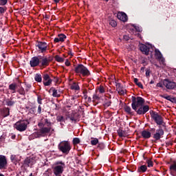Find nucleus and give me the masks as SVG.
Wrapping results in <instances>:
<instances>
[{
    "mask_svg": "<svg viewBox=\"0 0 176 176\" xmlns=\"http://www.w3.org/2000/svg\"><path fill=\"white\" fill-rule=\"evenodd\" d=\"M91 145H97L98 144V139L95 138L92 140H91Z\"/></svg>",
    "mask_w": 176,
    "mask_h": 176,
    "instance_id": "obj_40",
    "label": "nucleus"
},
{
    "mask_svg": "<svg viewBox=\"0 0 176 176\" xmlns=\"http://www.w3.org/2000/svg\"><path fill=\"white\" fill-rule=\"evenodd\" d=\"M140 50L142 52H143L144 54H146V56H148V54H149V47L146 45L140 44Z\"/></svg>",
    "mask_w": 176,
    "mask_h": 176,
    "instance_id": "obj_18",
    "label": "nucleus"
},
{
    "mask_svg": "<svg viewBox=\"0 0 176 176\" xmlns=\"http://www.w3.org/2000/svg\"><path fill=\"white\" fill-rule=\"evenodd\" d=\"M135 31H137V32H141V31H142V28L138 26H134V28H133L131 30V34H134Z\"/></svg>",
    "mask_w": 176,
    "mask_h": 176,
    "instance_id": "obj_29",
    "label": "nucleus"
},
{
    "mask_svg": "<svg viewBox=\"0 0 176 176\" xmlns=\"http://www.w3.org/2000/svg\"><path fill=\"white\" fill-rule=\"evenodd\" d=\"M70 87H71L72 90H79V89H80L79 85L76 82H73L71 85Z\"/></svg>",
    "mask_w": 176,
    "mask_h": 176,
    "instance_id": "obj_28",
    "label": "nucleus"
},
{
    "mask_svg": "<svg viewBox=\"0 0 176 176\" xmlns=\"http://www.w3.org/2000/svg\"><path fill=\"white\" fill-rule=\"evenodd\" d=\"M37 102L38 104H42V98H41V96H38L37 98Z\"/></svg>",
    "mask_w": 176,
    "mask_h": 176,
    "instance_id": "obj_52",
    "label": "nucleus"
},
{
    "mask_svg": "<svg viewBox=\"0 0 176 176\" xmlns=\"http://www.w3.org/2000/svg\"><path fill=\"white\" fill-rule=\"evenodd\" d=\"M157 87H163V84L162 82H158L157 84Z\"/></svg>",
    "mask_w": 176,
    "mask_h": 176,
    "instance_id": "obj_55",
    "label": "nucleus"
},
{
    "mask_svg": "<svg viewBox=\"0 0 176 176\" xmlns=\"http://www.w3.org/2000/svg\"><path fill=\"white\" fill-rule=\"evenodd\" d=\"M53 173L56 176H61L65 168V163L63 161H57L53 165Z\"/></svg>",
    "mask_w": 176,
    "mask_h": 176,
    "instance_id": "obj_2",
    "label": "nucleus"
},
{
    "mask_svg": "<svg viewBox=\"0 0 176 176\" xmlns=\"http://www.w3.org/2000/svg\"><path fill=\"white\" fill-rule=\"evenodd\" d=\"M117 17L118 20L123 21V23H126V21L129 20V18L127 17V14H126V13L124 12H118L117 14Z\"/></svg>",
    "mask_w": 176,
    "mask_h": 176,
    "instance_id": "obj_14",
    "label": "nucleus"
},
{
    "mask_svg": "<svg viewBox=\"0 0 176 176\" xmlns=\"http://www.w3.org/2000/svg\"><path fill=\"white\" fill-rule=\"evenodd\" d=\"M56 61H58V63H64V58H61V56L56 55L55 56Z\"/></svg>",
    "mask_w": 176,
    "mask_h": 176,
    "instance_id": "obj_34",
    "label": "nucleus"
},
{
    "mask_svg": "<svg viewBox=\"0 0 176 176\" xmlns=\"http://www.w3.org/2000/svg\"><path fill=\"white\" fill-rule=\"evenodd\" d=\"M34 79L36 82H42V76H41V74H36L34 77Z\"/></svg>",
    "mask_w": 176,
    "mask_h": 176,
    "instance_id": "obj_33",
    "label": "nucleus"
},
{
    "mask_svg": "<svg viewBox=\"0 0 176 176\" xmlns=\"http://www.w3.org/2000/svg\"><path fill=\"white\" fill-rule=\"evenodd\" d=\"M146 76H149V72H146Z\"/></svg>",
    "mask_w": 176,
    "mask_h": 176,
    "instance_id": "obj_59",
    "label": "nucleus"
},
{
    "mask_svg": "<svg viewBox=\"0 0 176 176\" xmlns=\"http://www.w3.org/2000/svg\"><path fill=\"white\" fill-rule=\"evenodd\" d=\"M29 176H32V173H30V175Z\"/></svg>",
    "mask_w": 176,
    "mask_h": 176,
    "instance_id": "obj_64",
    "label": "nucleus"
},
{
    "mask_svg": "<svg viewBox=\"0 0 176 176\" xmlns=\"http://www.w3.org/2000/svg\"><path fill=\"white\" fill-rule=\"evenodd\" d=\"M163 135H164V130H163L162 128H159L155 131L153 138L155 141H159L160 138H163Z\"/></svg>",
    "mask_w": 176,
    "mask_h": 176,
    "instance_id": "obj_8",
    "label": "nucleus"
},
{
    "mask_svg": "<svg viewBox=\"0 0 176 176\" xmlns=\"http://www.w3.org/2000/svg\"><path fill=\"white\" fill-rule=\"evenodd\" d=\"M8 3V0H0V6H4V5H6Z\"/></svg>",
    "mask_w": 176,
    "mask_h": 176,
    "instance_id": "obj_45",
    "label": "nucleus"
},
{
    "mask_svg": "<svg viewBox=\"0 0 176 176\" xmlns=\"http://www.w3.org/2000/svg\"><path fill=\"white\" fill-rule=\"evenodd\" d=\"M56 3H58L60 2V0H54Z\"/></svg>",
    "mask_w": 176,
    "mask_h": 176,
    "instance_id": "obj_58",
    "label": "nucleus"
},
{
    "mask_svg": "<svg viewBox=\"0 0 176 176\" xmlns=\"http://www.w3.org/2000/svg\"><path fill=\"white\" fill-rule=\"evenodd\" d=\"M65 64V65H67V67H69V65H71V63L69 62V60H68V59H66Z\"/></svg>",
    "mask_w": 176,
    "mask_h": 176,
    "instance_id": "obj_50",
    "label": "nucleus"
},
{
    "mask_svg": "<svg viewBox=\"0 0 176 176\" xmlns=\"http://www.w3.org/2000/svg\"><path fill=\"white\" fill-rule=\"evenodd\" d=\"M6 104L8 106V107H12L13 105H14V102L12 101V100H7L6 101Z\"/></svg>",
    "mask_w": 176,
    "mask_h": 176,
    "instance_id": "obj_42",
    "label": "nucleus"
},
{
    "mask_svg": "<svg viewBox=\"0 0 176 176\" xmlns=\"http://www.w3.org/2000/svg\"><path fill=\"white\" fill-rule=\"evenodd\" d=\"M8 168V160L6 156L0 155V170H6Z\"/></svg>",
    "mask_w": 176,
    "mask_h": 176,
    "instance_id": "obj_10",
    "label": "nucleus"
},
{
    "mask_svg": "<svg viewBox=\"0 0 176 176\" xmlns=\"http://www.w3.org/2000/svg\"><path fill=\"white\" fill-rule=\"evenodd\" d=\"M6 12V7H0V13H5Z\"/></svg>",
    "mask_w": 176,
    "mask_h": 176,
    "instance_id": "obj_47",
    "label": "nucleus"
},
{
    "mask_svg": "<svg viewBox=\"0 0 176 176\" xmlns=\"http://www.w3.org/2000/svg\"><path fill=\"white\" fill-rule=\"evenodd\" d=\"M12 140H14L16 138V135H11Z\"/></svg>",
    "mask_w": 176,
    "mask_h": 176,
    "instance_id": "obj_56",
    "label": "nucleus"
},
{
    "mask_svg": "<svg viewBox=\"0 0 176 176\" xmlns=\"http://www.w3.org/2000/svg\"><path fill=\"white\" fill-rule=\"evenodd\" d=\"M161 97L162 98H165V100H168V101H170V102H175V101H176L175 98H174L171 96H168L167 94L162 95V96H161Z\"/></svg>",
    "mask_w": 176,
    "mask_h": 176,
    "instance_id": "obj_20",
    "label": "nucleus"
},
{
    "mask_svg": "<svg viewBox=\"0 0 176 176\" xmlns=\"http://www.w3.org/2000/svg\"><path fill=\"white\" fill-rule=\"evenodd\" d=\"M50 91H52V97H60V94H58V92L56 91V89H54V87L50 88Z\"/></svg>",
    "mask_w": 176,
    "mask_h": 176,
    "instance_id": "obj_25",
    "label": "nucleus"
},
{
    "mask_svg": "<svg viewBox=\"0 0 176 176\" xmlns=\"http://www.w3.org/2000/svg\"><path fill=\"white\" fill-rule=\"evenodd\" d=\"M100 95H98V94H94L93 96V100L94 101H97V100H99L100 99Z\"/></svg>",
    "mask_w": 176,
    "mask_h": 176,
    "instance_id": "obj_44",
    "label": "nucleus"
},
{
    "mask_svg": "<svg viewBox=\"0 0 176 176\" xmlns=\"http://www.w3.org/2000/svg\"><path fill=\"white\" fill-rule=\"evenodd\" d=\"M74 71L77 75H79V76H89V75H90L89 69L82 64L78 65L75 67Z\"/></svg>",
    "mask_w": 176,
    "mask_h": 176,
    "instance_id": "obj_3",
    "label": "nucleus"
},
{
    "mask_svg": "<svg viewBox=\"0 0 176 176\" xmlns=\"http://www.w3.org/2000/svg\"><path fill=\"white\" fill-rule=\"evenodd\" d=\"M43 79L44 85L50 86V85H52V80L50 79V76H48V74H44Z\"/></svg>",
    "mask_w": 176,
    "mask_h": 176,
    "instance_id": "obj_16",
    "label": "nucleus"
},
{
    "mask_svg": "<svg viewBox=\"0 0 176 176\" xmlns=\"http://www.w3.org/2000/svg\"><path fill=\"white\" fill-rule=\"evenodd\" d=\"M16 87H17L16 84L12 83L9 85V89H10V90L12 91V93H16Z\"/></svg>",
    "mask_w": 176,
    "mask_h": 176,
    "instance_id": "obj_30",
    "label": "nucleus"
},
{
    "mask_svg": "<svg viewBox=\"0 0 176 176\" xmlns=\"http://www.w3.org/2000/svg\"><path fill=\"white\" fill-rule=\"evenodd\" d=\"M170 170L173 175H176V162H174L170 165Z\"/></svg>",
    "mask_w": 176,
    "mask_h": 176,
    "instance_id": "obj_23",
    "label": "nucleus"
},
{
    "mask_svg": "<svg viewBox=\"0 0 176 176\" xmlns=\"http://www.w3.org/2000/svg\"><path fill=\"white\" fill-rule=\"evenodd\" d=\"M155 56L157 60H158V61L160 62V63L162 65H166V60L164 58L162 52H160L159 50L155 49Z\"/></svg>",
    "mask_w": 176,
    "mask_h": 176,
    "instance_id": "obj_9",
    "label": "nucleus"
},
{
    "mask_svg": "<svg viewBox=\"0 0 176 176\" xmlns=\"http://www.w3.org/2000/svg\"><path fill=\"white\" fill-rule=\"evenodd\" d=\"M105 2H108L109 0H104Z\"/></svg>",
    "mask_w": 176,
    "mask_h": 176,
    "instance_id": "obj_62",
    "label": "nucleus"
},
{
    "mask_svg": "<svg viewBox=\"0 0 176 176\" xmlns=\"http://www.w3.org/2000/svg\"><path fill=\"white\" fill-rule=\"evenodd\" d=\"M10 160L12 163H14V164H17L20 160V157H19V155H12L10 156Z\"/></svg>",
    "mask_w": 176,
    "mask_h": 176,
    "instance_id": "obj_21",
    "label": "nucleus"
},
{
    "mask_svg": "<svg viewBox=\"0 0 176 176\" xmlns=\"http://www.w3.org/2000/svg\"><path fill=\"white\" fill-rule=\"evenodd\" d=\"M66 38L67 36H65V34H60L58 35L57 38H54V42L56 43H58V42H64V41H65Z\"/></svg>",
    "mask_w": 176,
    "mask_h": 176,
    "instance_id": "obj_19",
    "label": "nucleus"
},
{
    "mask_svg": "<svg viewBox=\"0 0 176 176\" xmlns=\"http://www.w3.org/2000/svg\"><path fill=\"white\" fill-rule=\"evenodd\" d=\"M41 112H42V107H41V105H39L38 107V113H41Z\"/></svg>",
    "mask_w": 176,
    "mask_h": 176,
    "instance_id": "obj_54",
    "label": "nucleus"
},
{
    "mask_svg": "<svg viewBox=\"0 0 176 176\" xmlns=\"http://www.w3.org/2000/svg\"><path fill=\"white\" fill-rule=\"evenodd\" d=\"M26 88H25V91H28L31 89V85L30 84H25Z\"/></svg>",
    "mask_w": 176,
    "mask_h": 176,
    "instance_id": "obj_49",
    "label": "nucleus"
},
{
    "mask_svg": "<svg viewBox=\"0 0 176 176\" xmlns=\"http://www.w3.org/2000/svg\"><path fill=\"white\" fill-rule=\"evenodd\" d=\"M152 130H153V131H155V128L152 129Z\"/></svg>",
    "mask_w": 176,
    "mask_h": 176,
    "instance_id": "obj_63",
    "label": "nucleus"
},
{
    "mask_svg": "<svg viewBox=\"0 0 176 176\" xmlns=\"http://www.w3.org/2000/svg\"><path fill=\"white\" fill-rule=\"evenodd\" d=\"M124 109H125V112H126L127 113H131V107L125 106Z\"/></svg>",
    "mask_w": 176,
    "mask_h": 176,
    "instance_id": "obj_38",
    "label": "nucleus"
},
{
    "mask_svg": "<svg viewBox=\"0 0 176 176\" xmlns=\"http://www.w3.org/2000/svg\"><path fill=\"white\" fill-rule=\"evenodd\" d=\"M50 60L47 57H40V64L41 67H47Z\"/></svg>",
    "mask_w": 176,
    "mask_h": 176,
    "instance_id": "obj_17",
    "label": "nucleus"
},
{
    "mask_svg": "<svg viewBox=\"0 0 176 176\" xmlns=\"http://www.w3.org/2000/svg\"><path fill=\"white\" fill-rule=\"evenodd\" d=\"M104 107H110L111 106V100H106L104 103Z\"/></svg>",
    "mask_w": 176,
    "mask_h": 176,
    "instance_id": "obj_46",
    "label": "nucleus"
},
{
    "mask_svg": "<svg viewBox=\"0 0 176 176\" xmlns=\"http://www.w3.org/2000/svg\"><path fill=\"white\" fill-rule=\"evenodd\" d=\"M31 159H26L25 160V164H27L28 166V164H30V163H31Z\"/></svg>",
    "mask_w": 176,
    "mask_h": 176,
    "instance_id": "obj_51",
    "label": "nucleus"
},
{
    "mask_svg": "<svg viewBox=\"0 0 176 176\" xmlns=\"http://www.w3.org/2000/svg\"><path fill=\"white\" fill-rule=\"evenodd\" d=\"M123 38L124 41H129V39H130V37L127 35H124Z\"/></svg>",
    "mask_w": 176,
    "mask_h": 176,
    "instance_id": "obj_53",
    "label": "nucleus"
},
{
    "mask_svg": "<svg viewBox=\"0 0 176 176\" xmlns=\"http://www.w3.org/2000/svg\"><path fill=\"white\" fill-rule=\"evenodd\" d=\"M97 91L100 93V94H104V93H105V87H104V86L100 85L98 87Z\"/></svg>",
    "mask_w": 176,
    "mask_h": 176,
    "instance_id": "obj_31",
    "label": "nucleus"
},
{
    "mask_svg": "<svg viewBox=\"0 0 176 176\" xmlns=\"http://www.w3.org/2000/svg\"><path fill=\"white\" fill-rule=\"evenodd\" d=\"M142 137L145 139L151 138V132L148 131H143L142 132Z\"/></svg>",
    "mask_w": 176,
    "mask_h": 176,
    "instance_id": "obj_24",
    "label": "nucleus"
},
{
    "mask_svg": "<svg viewBox=\"0 0 176 176\" xmlns=\"http://www.w3.org/2000/svg\"><path fill=\"white\" fill-rule=\"evenodd\" d=\"M145 102V100H144V98L138 96L137 98L133 96L132 97V104H131V107L132 109L134 111H137V108H139L140 107H142V105H144Z\"/></svg>",
    "mask_w": 176,
    "mask_h": 176,
    "instance_id": "obj_5",
    "label": "nucleus"
},
{
    "mask_svg": "<svg viewBox=\"0 0 176 176\" xmlns=\"http://www.w3.org/2000/svg\"><path fill=\"white\" fill-rule=\"evenodd\" d=\"M2 115L3 118H6L7 116H9L10 115V110L9 108H6L3 110Z\"/></svg>",
    "mask_w": 176,
    "mask_h": 176,
    "instance_id": "obj_27",
    "label": "nucleus"
},
{
    "mask_svg": "<svg viewBox=\"0 0 176 176\" xmlns=\"http://www.w3.org/2000/svg\"><path fill=\"white\" fill-rule=\"evenodd\" d=\"M80 142V140L79 138H74L73 139V144H74V145H76V144H79Z\"/></svg>",
    "mask_w": 176,
    "mask_h": 176,
    "instance_id": "obj_36",
    "label": "nucleus"
},
{
    "mask_svg": "<svg viewBox=\"0 0 176 176\" xmlns=\"http://www.w3.org/2000/svg\"><path fill=\"white\" fill-rule=\"evenodd\" d=\"M19 94L22 95V96H24V94H25V91L24 90V88L23 87H21L19 89Z\"/></svg>",
    "mask_w": 176,
    "mask_h": 176,
    "instance_id": "obj_41",
    "label": "nucleus"
},
{
    "mask_svg": "<svg viewBox=\"0 0 176 176\" xmlns=\"http://www.w3.org/2000/svg\"><path fill=\"white\" fill-rule=\"evenodd\" d=\"M109 24H110V25H111V27H116V25H118V23H116V21H115V20H111L109 21Z\"/></svg>",
    "mask_w": 176,
    "mask_h": 176,
    "instance_id": "obj_37",
    "label": "nucleus"
},
{
    "mask_svg": "<svg viewBox=\"0 0 176 176\" xmlns=\"http://www.w3.org/2000/svg\"><path fill=\"white\" fill-rule=\"evenodd\" d=\"M0 176H4L3 174L2 173H0Z\"/></svg>",
    "mask_w": 176,
    "mask_h": 176,
    "instance_id": "obj_60",
    "label": "nucleus"
},
{
    "mask_svg": "<svg viewBox=\"0 0 176 176\" xmlns=\"http://www.w3.org/2000/svg\"><path fill=\"white\" fill-rule=\"evenodd\" d=\"M118 134L119 137H126V132H124L122 129H119L118 131Z\"/></svg>",
    "mask_w": 176,
    "mask_h": 176,
    "instance_id": "obj_32",
    "label": "nucleus"
},
{
    "mask_svg": "<svg viewBox=\"0 0 176 176\" xmlns=\"http://www.w3.org/2000/svg\"><path fill=\"white\" fill-rule=\"evenodd\" d=\"M39 130L33 134L34 137L36 138H39V137H45L49 134V133H53L54 129L52 127L53 126V122H51L47 118H44L41 120V122L38 124Z\"/></svg>",
    "mask_w": 176,
    "mask_h": 176,
    "instance_id": "obj_1",
    "label": "nucleus"
},
{
    "mask_svg": "<svg viewBox=\"0 0 176 176\" xmlns=\"http://www.w3.org/2000/svg\"><path fill=\"white\" fill-rule=\"evenodd\" d=\"M37 47H38L41 53H45L47 50V43L45 42H40L38 43Z\"/></svg>",
    "mask_w": 176,
    "mask_h": 176,
    "instance_id": "obj_13",
    "label": "nucleus"
},
{
    "mask_svg": "<svg viewBox=\"0 0 176 176\" xmlns=\"http://www.w3.org/2000/svg\"><path fill=\"white\" fill-rule=\"evenodd\" d=\"M153 83H155V81L153 80H152L151 82H150V85H153Z\"/></svg>",
    "mask_w": 176,
    "mask_h": 176,
    "instance_id": "obj_57",
    "label": "nucleus"
},
{
    "mask_svg": "<svg viewBox=\"0 0 176 176\" xmlns=\"http://www.w3.org/2000/svg\"><path fill=\"white\" fill-rule=\"evenodd\" d=\"M151 118L154 120V122H155V123L158 124V126H162V124H163L164 123L163 118H162V116L159 115L156 112H153L151 113Z\"/></svg>",
    "mask_w": 176,
    "mask_h": 176,
    "instance_id": "obj_7",
    "label": "nucleus"
},
{
    "mask_svg": "<svg viewBox=\"0 0 176 176\" xmlns=\"http://www.w3.org/2000/svg\"><path fill=\"white\" fill-rule=\"evenodd\" d=\"M146 163L148 164V167H153V162L151 160H147Z\"/></svg>",
    "mask_w": 176,
    "mask_h": 176,
    "instance_id": "obj_43",
    "label": "nucleus"
},
{
    "mask_svg": "<svg viewBox=\"0 0 176 176\" xmlns=\"http://www.w3.org/2000/svg\"><path fill=\"white\" fill-rule=\"evenodd\" d=\"M57 122H59L60 123V126L63 127L64 126L63 123H65V118L63 116H58L56 117Z\"/></svg>",
    "mask_w": 176,
    "mask_h": 176,
    "instance_id": "obj_22",
    "label": "nucleus"
},
{
    "mask_svg": "<svg viewBox=\"0 0 176 176\" xmlns=\"http://www.w3.org/2000/svg\"><path fill=\"white\" fill-rule=\"evenodd\" d=\"M148 170V168L145 165H142L138 169V173H145Z\"/></svg>",
    "mask_w": 176,
    "mask_h": 176,
    "instance_id": "obj_26",
    "label": "nucleus"
},
{
    "mask_svg": "<svg viewBox=\"0 0 176 176\" xmlns=\"http://www.w3.org/2000/svg\"><path fill=\"white\" fill-rule=\"evenodd\" d=\"M28 124H30V122H28V120H21L16 122L14 124V127L18 131H25L27 130V127L28 126Z\"/></svg>",
    "mask_w": 176,
    "mask_h": 176,
    "instance_id": "obj_4",
    "label": "nucleus"
},
{
    "mask_svg": "<svg viewBox=\"0 0 176 176\" xmlns=\"http://www.w3.org/2000/svg\"><path fill=\"white\" fill-rule=\"evenodd\" d=\"M58 149L60 152L68 155L71 151V144L67 141H63L58 144Z\"/></svg>",
    "mask_w": 176,
    "mask_h": 176,
    "instance_id": "obj_6",
    "label": "nucleus"
},
{
    "mask_svg": "<svg viewBox=\"0 0 176 176\" xmlns=\"http://www.w3.org/2000/svg\"><path fill=\"white\" fill-rule=\"evenodd\" d=\"M137 35H138V36H140V33H138Z\"/></svg>",
    "mask_w": 176,
    "mask_h": 176,
    "instance_id": "obj_61",
    "label": "nucleus"
},
{
    "mask_svg": "<svg viewBox=\"0 0 176 176\" xmlns=\"http://www.w3.org/2000/svg\"><path fill=\"white\" fill-rule=\"evenodd\" d=\"M134 82L138 86V87H140V89H144V86H142V83L138 82V78H134Z\"/></svg>",
    "mask_w": 176,
    "mask_h": 176,
    "instance_id": "obj_35",
    "label": "nucleus"
},
{
    "mask_svg": "<svg viewBox=\"0 0 176 176\" xmlns=\"http://www.w3.org/2000/svg\"><path fill=\"white\" fill-rule=\"evenodd\" d=\"M118 93H120V94L124 95L126 94V89H119Z\"/></svg>",
    "mask_w": 176,
    "mask_h": 176,
    "instance_id": "obj_48",
    "label": "nucleus"
},
{
    "mask_svg": "<svg viewBox=\"0 0 176 176\" xmlns=\"http://www.w3.org/2000/svg\"><path fill=\"white\" fill-rule=\"evenodd\" d=\"M163 85L164 86H165V87H166V89H168L170 90L173 89H175V86H176V84L175 82L170 81L168 79L164 80Z\"/></svg>",
    "mask_w": 176,
    "mask_h": 176,
    "instance_id": "obj_11",
    "label": "nucleus"
},
{
    "mask_svg": "<svg viewBox=\"0 0 176 176\" xmlns=\"http://www.w3.org/2000/svg\"><path fill=\"white\" fill-rule=\"evenodd\" d=\"M40 64V58L34 56L30 60V67H38Z\"/></svg>",
    "mask_w": 176,
    "mask_h": 176,
    "instance_id": "obj_15",
    "label": "nucleus"
},
{
    "mask_svg": "<svg viewBox=\"0 0 176 176\" xmlns=\"http://www.w3.org/2000/svg\"><path fill=\"white\" fill-rule=\"evenodd\" d=\"M138 108V109L135 111L138 115H145L149 111V106L148 105H142Z\"/></svg>",
    "mask_w": 176,
    "mask_h": 176,
    "instance_id": "obj_12",
    "label": "nucleus"
},
{
    "mask_svg": "<svg viewBox=\"0 0 176 176\" xmlns=\"http://www.w3.org/2000/svg\"><path fill=\"white\" fill-rule=\"evenodd\" d=\"M69 118L71 122H72L73 123H75V122H76V118H75V114L72 115Z\"/></svg>",
    "mask_w": 176,
    "mask_h": 176,
    "instance_id": "obj_39",
    "label": "nucleus"
}]
</instances>
